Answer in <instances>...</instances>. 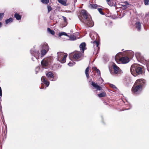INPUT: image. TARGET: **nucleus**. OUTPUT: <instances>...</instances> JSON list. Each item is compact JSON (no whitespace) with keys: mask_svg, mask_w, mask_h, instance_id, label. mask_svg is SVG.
Masks as SVG:
<instances>
[{"mask_svg":"<svg viewBox=\"0 0 149 149\" xmlns=\"http://www.w3.org/2000/svg\"><path fill=\"white\" fill-rule=\"evenodd\" d=\"M80 20L88 27H92L93 25V22L92 20L91 16L85 10H82L80 13Z\"/></svg>","mask_w":149,"mask_h":149,"instance_id":"1","label":"nucleus"},{"mask_svg":"<svg viewBox=\"0 0 149 149\" xmlns=\"http://www.w3.org/2000/svg\"><path fill=\"white\" fill-rule=\"evenodd\" d=\"M145 84V80L142 79L137 80L132 88V93L134 94H139L141 91L142 87Z\"/></svg>","mask_w":149,"mask_h":149,"instance_id":"2","label":"nucleus"},{"mask_svg":"<svg viewBox=\"0 0 149 149\" xmlns=\"http://www.w3.org/2000/svg\"><path fill=\"white\" fill-rule=\"evenodd\" d=\"M130 70L132 74L135 77L142 73L141 67L137 64H133L131 66Z\"/></svg>","mask_w":149,"mask_h":149,"instance_id":"3","label":"nucleus"},{"mask_svg":"<svg viewBox=\"0 0 149 149\" xmlns=\"http://www.w3.org/2000/svg\"><path fill=\"white\" fill-rule=\"evenodd\" d=\"M30 52L32 55L33 56V57L31 58L33 61H35L34 59H39L40 54L38 50L37 51L34 49H32L30 50Z\"/></svg>","mask_w":149,"mask_h":149,"instance_id":"4","label":"nucleus"},{"mask_svg":"<svg viewBox=\"0 0 149 149\" xmlns=\"http://www.w3.org/2000/svg\"><path fill=\"white\" fill-rule=\"evenodd\" d=\"M82 55V54L80 52H77L71 54L70 56L72 57L74 60H77L80 58Z\"/></svg>","mask_w":149,"mask_h":149,"instance_id":"5","label":"nucleus"},{"mask_svg":"<svg viewBox=\"0 0 149 149\" xmlns=\"http://www.w3.org/2000/svg\"><path fill=\"white\" fill-rule=\"evenodd\" d=\"M46 76L49 80L52 81H55L56 79L54 78L53 74L51 72L47 73L46 74Z\"/></svg>","mask_w":149,"mask_h":149,"instance_id":"6","label":"nucleus"},{"mask_svg":"<svg viewBox=\"0 0 149 149\" xmlns=\"http://www.w3.org/2000/svg\"><path fill=\"white\" fill-rule=\"evenodd\" d=\"M41 64L42 68H46L48 67L49 65V63L48 60L44 59L41 61Z\"/></svg>","mask_w":149,"mask_h":149,"instance_id":"7","label":"nucleus"},{"mask_svg":"<svg viewBox=\"0 0 149 149\" xmlns=\"http://www.w3.org/2000/svg\"><path fill=\"white\" fill-rule=\"evenodd\" d=\"M120 61H121L123 63H126L129 61L130 60L128 57L125 56L120 58Z\"/></svg>","mask_w":149,"mask_h":149,"instance_id":"8","label":"nucleus"},{"mask_svg":"<svg viewBox=\"0 0 149 149\" xmlns=\"http://www.w3.org/2000/svg\"><path fill=\"white\" fill-rule=\"evenodd\" d=\"M91 84L93 86L94 88L96 89L97 90L101 91L102 90V88L98 85L97 83L92 81Z\"/></svg>","mask_w":149,"mask_h":149,"instance_id":"9","label":"nucleus"},{"mask_svg":"<svg viewBox=\"0 0 149 149\" xmlns=\"http://www.w3.org/2000/svg\"><path fill=\"white\" fill-rule=\"evenodd\" d=\"M127 55L130 58H132L134 56V52L132 51H127L126 52Z\"/></svg>","mask_w":149,"mask_h":149,"instance_id":"10","label":"nucleus"},{"mask_svg":"<svg viewBox=\"0 0 149 149\" xmlns=\"http://www.w3.org/2000/svg\"><path fill=\"white\" fill-rule=\"evenodd\" d=\"M41 80L46 85L47 87L48 86L49 84V82L47 80L45 77H42L41 78Z\"/></svg>","mask_w":149,"mask_h":149,"instance_id":"11","label":"nucleus"},{"mask_svg":"<svg viewBox=\"0 0 149 149\" xmlns=\"http://www.w3.org/2000/svg\"><path fill=\"white\" fill-rule=\"evenodd\" d=\"M113 67L115 74H117L120 72V69L115 64H114L113 65Z\"/></svg>","mask_w":149,"mask_h":149,"instance_id":"12","label":"nucleus"},{"mask_svg":"<svg viewBox=\"0 0 149 149\" xmlns=\"http://www.w3.org/2000/svg\"><path fill=\"white\" fill-rule=\"evenodd\" d=\"M135 27L138 31H140L141 29V26L140 23L139 22H136L135 24Z\"/></svg>","mask_w":149,"mask_h":149,"instance_id":"13","label":"nucleus"},{"mask_svg":"<svg viewBox=\"0 0 149 149\" xmlns=\"http://www.w3.org/2000/svg\"><path fill=\"white\" fill-rule=\"evenodd\" d=\"M86 46V44L85 42H83L80 45L79 47L80 50H82V53H83L84 52Z\"/></svg>","mask_w":149,"mask_h":149,"instance_id":"14","label":"nucleus"},{"mask_svg":"<svg viewBox=\"0 0 149 149\" xmlns=\"http://www.w3.org/2000/svg\"><path fill=\"white\" fill-rule=\"evenodd\" d=\"M41 47H42V49L48 51L49 46L47 43H44L43 44L41 45Z\"/></svg>","mask_w":149,"mask_h":149,"instance_id":"15","label":"nucleus"},{"mask_svg":"<svg viewBox=\"0 0 149 149\" xmlns=\"http://www.w3.org/2000/svg\"><path fill=\"white\" fill-rule=\"evenodd\" d=\"M67 56V55H65L63 58L60 59V60H58L61 63H64L66 61V58Z\"/></svg>","mask_w":149,"mask_h":149,"instance_id":"16","label":"nucleus"},{"mask_svg":"<svg viewBox=\"0 0 149 149\" xmlns=\"http://www.w3.org/2000/svg\"><path fill=\"white\" fill-rule=\"evenodd\" d=\"M135 56L137 60L141 59L142 58V56L141 53L139 52H136L135 54Z\"/></svg>","mask_w":149,"mask_h":149,"instance_id":"17","label":"nucleus"},{"mask_svg":"<svg viewBox=\"0 0 149 149\" xmlns=\"http://www.w3.org/2000/svg\"><path fill=\"white\" fill-rule=\"evenodd\" d=\"M58 60H60V59L64 57V54L62 52H58L57 53Z\"/></svg>","mask_w":149,"mask_h":149,"instance_id":"18","label":"nucleus"},{"mask_svg":"<svg viewBox=\"0 0 149 149\" xmlns=\"http://www.w3.org/2000/svg\"><path fill=\"white\" fill-rule=\"evenodd\" d=\"M93 43L94 49L97 48V49H99V47H98L99 42L97 41H95L93 42Z\"/></svg>","mask_w":149,"mask_h":149,"instance_id":"19","label":"nucleus"},{"mask_svg":"<svg viewBox=\"0 0 149 149\" xmlns=\"http://www.w3.org/2000/svg\"><path fill=\"white\" fill-rule=\"evenodd\" d=\"M58 2L64 6H66L68 5L66 3V1L64 0H58Z\"/></svg>","mask_w":149,"mask_h":149,"instance_id":"20","label":"nucleus"},{"mask_svg":"<svg viewBox=\"0 0 149 149\" xmlns=\"http://www.w3.org/2000/svg\"><path fill=\"white\" fill-rule=\"evenodd\" d=\"M13 19L12 18H10L8 19H7L5 21V23L6 24H8L13 22Z\"/></svg>","mask_w":149,"mask_h":149,"instance_id":"21","label":"nucleus"},{"mask_svg":"<svg viewBox=\"0 0 149 149\" xmlns=\"http://www.w3.org/2000/svg\"><path fill=\"white\" fill-rule=\"evenodd\" d=\"M14 17L17 20H20L21 18V16L18 14L16 13L14 15Z\"/></svg>","mask_w":149,"mask_h":149,"instance_id":"22","label":"nucleus"},{"mask_svg":"<svg viewBox=\"0 0 149 149\" xmlns=\"http://www.w3.org/2000/svg\"><path fill=\"white\" fill-rule=\"evenodd\" d=\"M70 38V40H74L76 39V37L75 36L73 35H71L68 37Z\"/></svg>","mask_w":149,"mask_h":149,"instance_id":"23","label":"nucleus"},{"mask_svg":"<svg viewBox=\"0 0 149 149\" xmlns=\"http://www.w3.org/2000/svg\"><path fill=\"white\" fill-rule=\"evenodd\" d=\"M92 69L93 70L95 71L96 73L100 75V70H99L97 69V68L95 67H93L92 68Z\"/></svg>","mask_w":149,"mask_h":149,"instance_id":"24","label":"nucleus"},{"mask_svg":"<svg viewBox=\"0 0 149 149\" xmlns=\"http://www.w3.org/2000/svg\"><path fill=\"white\" fill-rule=\"evenodd\" d=\"M89 70V67H88L86 68L85 70V74L87 78H88L89 77V75L88 74V72Z\"/></svg>","mask_w":149,"mask_h":149,"instance_id":"25","label":"nucleus"},{"mask_svg":"<svg viewBox=\"0 0 149 149\" xmlns=\"http://www.w3.org/2000/svg\"><path fill=\"white\" fill-rule=\"evenodd\" d=\"M105 92H103L98 94V96L99 97H103L106 96Z\"/></svg>","mask_w":149,"mask_h":149,"instance_id":"26","label":"nucleus"},{"mask_svg":"<svg viewBox=\"0 0 149 149\" xmlns=\"http://www.w3.org/2000/svg\"><path fill=\"white\" fill-rule=\"evenodd\" d=\"M47 32L52 34V35H54L55 34V32L54 31L51 30L49 28H47Z\"/></svg>","mask_w":149,"mask_h":149,"instance_id":"27","label":"nucleus"},{"mask_svg":"<svg viewBox=\"0 0 149 149\" xmlns=\"http://www.w3.org/2000/svg\"><path fill=\"white\" fill-rule=\"evenodd\" d=\"M48 51L47 50L42 49L41 51V54L42 55L41 56H43L44 55H45Z\"/></svg>","mask_w":149,"mask_h":149,"instance_id":"28","label":"nucleus"},{"mask_svg":"<svg viewBox=\"0 0 149 149\" xmlns=\"http://www.w3.org/2000/svg\"><path fill=\"white\" fill-rule=\"evenodd\" d=\"M63 35H64V36H66L68 37H69V36H68V35H67V33H65V32H61V33H59V36H63Z\"/></svg>","mask_w":149,"mask_h":149,"instance_id":"29","label":"nucleus"},{"mask_svg":"<svg viewBox=\"0 0 149 149\" xmlns=\"http://www.w3.org/2000/svg\"><path fill=\"white\" fill-rule=\"evenodd\" d=\"M41 1L44 4H47L49 2V0H41Z\"/></svg>","mask_w":149,"mask_h":149,"instance_id":"30","label":"nucleus"},{"mask_svg":"<svg viewBox=\"0 0 149 149\" xmlns=\"http://www.w3.org/2000/svg\"><path fill=\"white\" fill-rule=\"evenodd\" d=\"M98 11L102 15H104V13H103L102 11V9L101 8H98L97 9Z\"/></svg>","mask_w":149,"mask_h":149,"instance_id":"31","label":"nucleus"},{"mask_svg":"<svg viewBox=\"0 0 149 149\" xmlns=\"http://www.w3.org/2000/svg\"><path fill=\"white\" fill-rule=\"evenodd\" d=\"M75 63L73 62H70L68 64V65L70 66H72L75 64Z\"/></svg>","mask_w":149,"mask_h":149,"instance_id":"32","label":"nucleus"},{"mask_svg":"<svg viewBox=\"0 0 149 149\" xmlns=\"http://www.w3.org/2000/svg\"><path fill=\"white\" fill-rule=\"evenodd\" d=\"M90 6L92 8H96L98 6L97 4H91Z\"/></svg>","mask_w":149,"mask_h":149,"instance_id":"33","label":"nucleus"},{"mask_svg":"<svg viewBox=\"0 0 149 149\" xmlns=\"http://www.w3.org/2000/svg\"><path fill=\"white\" fill-rule=\"evenodd\" d=\"M144 3L145 5H149V0H144Z\"/></svg>","mask_w":149,"mask_h":149,"instance_id":"34","label":"nucleus"},{"mask_svg":"<svg viewBox=\"0 0 149 149\" xmlns=\"http://www.w3.org/2000/svg\"><path fill=\"white\" fill-rule=\"evenodd\" d=\"M110 87L113 88V89H117V87L114 85L113 84H110Z\"/></svg>","mask_w":149,"mask_h":149,"instance_id":"35","label":"nucleus"},{"mask_svg":"<svg viewBox=\"0 0 149 149\" xmlns=\"http://www.w3.org/2000/svg\"><path fill=\"white\" fill-rule=\"evenodd\" d=\"M39 71L40 68L39 67H37L36 69V74H37Z\"/></svg>","mask_w":149,"mask_h":149,"instance_id":"36","label":"nucleus"},{"mask_svg":"<svg viewBox=\"0 0 149 149\" xmlns=\"http://www.w3.org/2000/svg\"><path fill=\"white\" fill-rule=\"evenodd\" d=\"M47 9L48 11V12L49 13L50 11H51L52 10V8L51 6H47Z\"/></svg>","mask_w":149,"mask_h":149,"instance_id":"37","label":"nucleus"},{"mask_svg":"<svg viewBox=\"0 0 149 149\" xmlns=\"http://www.w3.org/2000/svg\"><path fill=\"white\" fill-rule=\"evenodd\" d=\"M108 4L110 6H113V3H110V0H106Z\"/></svg>","mask_w":149,"mask_h":149,"instance_id":"38","label":"nucleus"},{"mask_svg":"<svg viewBox=\"0 0 149 149\" xmlns=\"http://www.w3.org/2000/svg\"><path fill=\"white\" fill-rule=\"evenodd\" d=\"M4 16V13H0V19L1 20L2 19L3 17Z\"/></svg>","mask_w":149,"mask_h":149,"instance_id":"39","label":"nucleus"},{"mask_svg":"<svg viewBox=\"0 0 149 149\" xmlns=\"http://www.w3.org/2000/svg\"><path fill=\"white\" fill-rule=\"evenodd\" d=\"M124 3L125 4L122 5L123 6H127L129 5L127 1L125 2Z\"/></svg>","mask_w":149,"mask_h":149,"instance_id":"40","label":"nucleus"},{"mask_svg":"<svg viewBox=\"0 0 149 149\" xmlns=\"http://www.w3.org/2000/svg\"><path fill=\"white\" fill-rule=\"evenodd\" d=\"M2 95V92L1 88L0 87V96H1V97Z\"/></svg>","mask_w":149,"mask_h":149,"instance_id":"41","label":"nucleus"},{"mask_svg":"<svg viewBox=\"0 0 149 149\" xmlns=\"http://www.w3.org/2000/svg\"><path fill=\"white\" fill-rule=\"evenodd\" d=\"M63 18L64 21L65 22H66L67 19H66V17L64 16H63Z\"/></svg>","mask_w":149,"mask_h":149,"instance_id":"42","label":"nucleus"},{"mask_svg":"<svg viewBox=\"0 0 149 149\" xmlns=\"http://www.w3.org/2000/svg\"><path fill=\"white\" fill-rule=\"evenodd\" d=\"M2 23L1 22H0V27H1V26H2Z\"/></svg>","mask_w":149,"mask_h":149,"instance_id":"43","label":"nucleus"},{"mask_svg":"<svg viewBox=\"0 0 149 149\" xmlns=\"http://www.w3.org/2000/svg\"><path fill=\"white\" fill-rule=\"evenodd\" d=\"M147 70L149 72V66L147 67Z\"/></svg>","mask_w":149,"mask_h":149,"instance_id":"44","label":"nucleus"},{"mask_svg":"<svg viewBox=\"0 0 149 149\" xmlns=\"http://www.w3.org/2000/svg\"><path fill=\"white\" fill-rule=\"evenodd\" d=\"M99 79L100 80V79L102 80V82H103V80L102 79V78H99Z\"/></svg>","mask_w":149,"mask_h":149,"instance_id":"45","label":"nucleus"},{"mask_svg":"<svg viewBox=\"0 0 149 149\" xmlns=\"http://www.w3.org/2000/svg\"><path fill=\"white\" fill-rule=\"evenodd\" d=\"M40 89H43L44 88L42 87V86H41V87H40Z\"/></svg>","mask_w":149,"mask_h":149,"instance_id":"46","label":"nucleus"},{"mask_svg":"<svg viewBox=\"0 0 149 149\" xmlns=\"http://www.w3.org/2000/svg\"><path fill=\"white\" fill-rule=\"evenodd\" d=\"M91 81H92V79H91L90 80V81H89V82H90Z\"/></svg>","mask_w":149,"mask_h":149,"instance_id":"47","label":"nucleus"},{"mask_svg":"<svg viewBox=\"0 0 149 149\" xmlns=\"http://www.w3.org/2000/svg\"><path fill=\"white\" fill-rule=\"evenodd\" d=\"M68 11V12H69V13H70V12H71V11Z\"/></svg>","mask_w":149,"mask_h":149,"instance_id":"48","label":"nucleus"},{"mask_svg":"<svg viewBox=\"0 0 149 149\" xmlns=\"http://www.w3.org/2000/svg\"><path fill=\"white\" fill-rule=\"evenodd\" d=\"M148 17H149V14L148 15Z\"/></svg>","mask_w":149,"mask_h":149,"instance_id":"49","label":"nucleus"},{"mask_svg":"<svg viewBox=\"0 0 149 149\" xmlns=\"http://www.w3.org/2000/svg\"><path fill=\"white\" fill-rule=\"evenodd\" d=\"M0 107H1V106Z\"/></svg>","mask_w":149,"mask_h":149,"instance_id":"50","label":"nucleus"},{"mask_svg":"<svg viewBox=\"0 0 149 149\" xmlns=\"http://www.w3.org/2000/svg\"><path fill=\"white\" fill-rule=\"evenodd\" d=\"M126 109L127 110H128V109Z\"/></svg>","mask_w":149,"mask_h":149,"instance_id":"51","label":"nucleus"}]
</instances>
